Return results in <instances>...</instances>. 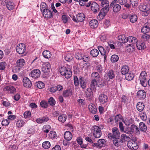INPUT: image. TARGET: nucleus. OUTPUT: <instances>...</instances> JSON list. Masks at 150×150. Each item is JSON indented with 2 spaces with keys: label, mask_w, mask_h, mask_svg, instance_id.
Masks as SVG:
<instances>
[{
  "label": "nucleus",
  "mask_w": 150,
  "mask_h": 150,
  "mask_svg": "<svg viewBox=\"0 0 150 150\" xmlns=\"http://www.w3.org/2000/svg\"><path fill=\"white\" fill-rule=\"evenodd\" d=\"M150 37V35L149 34L145 33L142 36V38L144 41H146L149 40Z\"/></svg>",
  "instance_id": "69168bd1"
},
{
  "label": "nucleus",
  "mask_w": 150,
  "mask_h": 150,
  "mask_svg": "<svg viewBox=\"0 0 150 150\" xmlns=\"http://www.w3.org/2000/svg\"><path fill=\"white\" fill-rule=\"evenodd\" d=\"M139 129L140 131L145 132L147 130V127L146 124L143 122H140L139 124Z\"/></svg>",
  "instance_id": "6ab92c4d"
},
{
  "label": "nucleus",
  "mask_w": 150,
  "mask_h": 150,
  "mask_svg": "<svg viewBox=\"0 0 150 150\" xmlns=\"http://www.w3.org/2000/svg\"><path fill=\"white\" fill-rule=\"evenodd\" d=\"M107 12H105L104 10L101 9L100 11V13L97 16L98 19H103L106 15V13Z\"/></svg>",
  "instance_id": "c756f323"
},
{
  "label": "nucleus",
  "mask_w": 150,
  "mask_h": 150,
  "mask_svg": "<svg viewBox=\"0 0 150 150\" xmlns=\"http://www.w3.org/2000/svg\"><path fill=\"white\" fill-rule=\"evenodd\" d=\"M92 78L96 79V80H98L100 78V75L97 72H94L91 74Z\"/></svg>",
  "instance_id": "49530a36"
},
{
  "label": "nucleus",
  "mask_w": 150,
  "mask_h": 150,
  "mask_svg": "<svg viewBox=\"0 0 150 150\" xmlns=\"http://www.w3.org/2000/svg\"><path fill=\"white\" fill-rule=\"evenodd\" d=\"M91 88H89L86 90L85 93L87 97H91L93 95V92Z\"/></svg>",
  "instance_id": "7c9ffc66"
},
{
  "label": "nucleus",
  "mask_w": 150,
  "mask_h": 150,
  "mask_svg": "<svg viewBox=\"0 0 150 150\" xmlns=\"http://www.w3.org/2000/svg\"><path fill=\"white\" fill-rule=\"evenodd\" d=\"M146 72L145 71H142L139 76V80L146 79Z\"/></svg>",
  "instance_id": "37998d69"
},
{
  "label": "nucleus",
  "mask_w": 150,
  "mask_h": 150,
  "mask_svg": "<svg viewBox=\"0 0 150 150\" xmlns=\"http://www.w3.org/2000/svg\"><path fill=\"white\" fill-rule=\"evenodd\" d=\"M80 84L81 87L83 89L86 88V80L84 78L81 76H80L79 78Z\"/></svg>",
  "instance_id": "f3484780"
},
{
  "label": "nucleus",
  "mask_w": 150,
  "mask_h": 150,
  "mask_svg": "<svg viewBox=\"0 0 150 150\" xmlns=\"http://www.w3.org/2000/svg\"><path fill=\"white\" fill-rule=\"evenodd\" d=\"M74 84L75 86H78L79 84V80L77 76H74Z\"/></svg>",
  "instance_id": "0e129e2a"
},
{
  "label": "nucleus",
  "mask_w": 150,
  "mask_h": 150,
  "mask_svg": "<svg viewBox=\"0 0 150 150\" xmlns=\"http://www.w3.org/2000/svg\"><path fill=\"white\" fill-rule=\"evenodd\" d=\"M136 46L137 48L139 50H143L146 47L145 43L144 42H142L139 44L137 43L136 44Z\"/></svg>",
  "instance_id": "72a5a7b5"
},
{
  "label": "nucleus",
  "mask_w": 150,
  "mask_h": 150,
  "mask_svg": "<svg viewBox=\"0 0 150 150\" xmlns=\"http://www.w3.org/2000/svg\"><path fill=\"white\" fill-rule=\"evenodd\" d=\"M108 77L109 79H114L115 76V74L114 71L112 70H110L108 71L105 74V77Z\"/></svg>",
  "instance_id": "dca6fc26"
},
{
  "label": "nucleus",
  "mask_w": 150,
  "mask_h": 150,
  "mask_svg": "<svg viewBox=\"0 0 150 150\" xmlns=\"http://www.w3.org/2000/svg\"><path fill=\"white\" fill-rule=\"evenodd\" d=\"M88 109L93 114L96 113L97 110L96 107L93 104H90L88 106Z\"/></svg>",
  "instance_id": "4be33fe9"
},
{
  "label": "nucleus",
  "mask_w": 150,
  "mask_h": 150,
  "mask_svg": "<svg viewBox=\"0 0 150 150\" xmlns=\"http://www.w3.org/2000/svg\"><path fill=\"white\" fill-rule=\"evenodd\" d=\"M25 63V60L23 59H20L16 62L17 66L19 67V68H21L23 67Z\"/></svg>",
  "instance_id": "bb28decb"
},
{
  "label": "nucleus",
  "mask_w": 150,
  "mask_h": 150,
  "mask_svg": "<svg viewBox=\"0 0 150 150\" xmlns=\"http://www.w3.org/2000/svg\"><path fill=\"white\" fill-rule=\"evenodd\" d=\"M130 129H131L132 134L135 133L136 134L139 135L140 134V132L139 127L136 125L133 124L130 127Z\"/></svg>",
  "instance_id": "9d476101"
},
{
  "label": "nucleus",
  "mask_w": 150,
  "mask_h": 150,
  "mask_svg": "<svg viewBox=\"0 0 150 150\" xmlns=\"http://www.w3.org/2000/svg\"><path fill=\"white\" fill-rule=\"evenodd\" d=\"M98 48L102 55L104 56L106 55L107 52L102 46H99L98 47Z\"/></svg>",
  "instance_id": "4c0bfd02"
},
{
  "label": "nucleus",
  "mask_w": 150,
  "mask_h": 150,
  "mask_svg": "<svg viewBox=\"0 0 150 150\" xmlns=\"http://www.w3.org/2000/svg\"><path fill=\"white\" fill-rule=\"evenodd\" d=\"M92 130L93 131V134L98 132H100V129L98 126H94L92 127Z\"/></svg>",
  "instance_id": "4d7b16f0"
},
{
  "label": "nucleus",
  "mask_w": 150,
  "mask_h": 150,
  "mask_svg": "<svg viewBox=\"0 0 150 150\" xmlns=\"http://www.w3.org/2000/svg\"><path fill=\"white\" fill-rule=\"evenodd\" d=\"M23 115L25 118L29 119L31 116V113L29 111H27L24 113Z\"/></svg>",
  "instance_id": "680f3d73"
},
{
  "label": "nucleus",
  "mask_w": 150,
  "mask_h": 150,
  "mask_svg": "<svg viewBox=\"0 0 150 150\" xmlns=\"http://www.w3.org/2000/svg\"><path fill=\"white\" fill-rule=\"evenodd\" d=\"M106 142L104 139H100L98 141V146L99 148L102 147L104 145Z\"/></svg>",
  "instance_id": "de8ad7c7"
},
{
  "label": "nucleus",
  "mask_w": 150,
  "mask_h": 150,
  "mask_svg": "<svg viewBox=\"0 0 150 150\" xmlns=\"http://www.w3.org/2000/svg\"><path fill=\"white\" fill-rule=\"evenodd\" d=\"M76 16L78 22H82L85 19V15L82 13H78L76 15Z\"/></svg>",
  "instance_id": "412c9836"
},
{
  "label": "nucleus",
  "mask_w": 150,
  "mask_h": 150,
  "mask_svg": "<svg viewBox=\"0 0 150 150\" xmlns=\"http://www.w3.org/2000/svg\"><path fill=\"white\" fill-rule=\"evenodd\" d=\"M91 10L94 13H97L100 10L99 5L96 2H93L91 5Z\"/></svg>",
  "instance_id": "9b49d317"
},
{
  "label": "nucleus",
  "mask_w": 150,
  "mask_h": 150,
  "mask_svg": "<svg viewBox=\"0 0 150 150\" xmlns=\"http://www.w3.org/2000/svg\"><path fill=\"white\" fill-rule=\"evenodd\" d=\"M127 146L130 149H131L136 150L138 148L137 143L133 140L129 141Z\"/></svg>",
  "instance_id": "1a4fd4ad"
},
{
  "label": "nucleus",
  "mask_w": 150,
  "mask_h": 150,
  "mask_svg": "<svg viewBox=\"0 0 150 150\" xmlns=\"http://www.w3.org/2000/svg\"><path fill=\"white\" fill-rule=\"evenodd\" d=\"M130 139V137L125 134H123L121 136L120 139L122 140V141H123V140L124 141H129Z\"/></svg>",
  "instance_id": "09e8293b"
},
{
  "label": "nucleus",
  "mask_w": 150,
  "mask_h": 150,
  "mask_svg": "<svg viewBox=\"0 0 150 150\" xmlns=\"http://www.w3.org/2000/svg\"><path fill=\"white\" fill-rule=\"evenodd\" d=\"M66 119V116L64 114L61 115L58 118L59 121L62 123H64Z\"/></svg>",
  "instance_id": "c03bdc74"
},
{
  "label": "nucleus",
  "mask_w": 150,
  "mask_h": 150,
  "mask_svg": "<svg viewBox=\"0 0 150 150\" xmlns=\"http://www.w3.org/2000/svg\"><path fill=\"white\" fill-rule=\"evenodd\" d=\"M97 84V81L96 79H93L91 81V88L94 91H95L96 90V86Z\"/></svg>",
  "instance_id": "cd10ccee"
},
{
  "label": "nucleus",
  "mask_w": 150,
  "mask_h": 150,
  "mask_svg": "<svg viewBox=\"0 0 150 150\" xmlns=\"http://www.w3.org/2000/svg\"><path fill=\"white\" fill-rule=\"evenodd\" d=\"M98 21L96 19L91 20L89 23V25L91 28H95L98 27Z\"/></svg>",
  "instance_id": "a211bd4d"
},
{
  "label": "nucleus",
  "mask_w": 150,
  "mask_h": 150,
  "mask_svg": "<svg viewBox=\"0 0 150 150\" xmlns=\"http://www.w3.org/2000/svg\"><path fill=\"white\" fill-rule=\"evenodd\" d=\"M119 59L118 56L115 54L112 55L111 58V61L112 62H117Z\"/></svg>",
  "instance_id": "8fccbe9b"
},
{
  "label": "nucleus",
  "mask_w": 150,
  "mask_h": 150,
  "mask_svg": "<svg viewBox=\"0 0 150 150\" xmlns=\"http://www.w3.org/2000/svg\"><path fill=\"white\" fill-rule=\"evenodd\" d=\"M25 124L24 121L21 120H18L16 123V126L18 127H23Z\"/></svg>",
  "instance_id": "864d4df0"
},
{
  "label": "nucleus",
  "mask_w": 150,
  "mask_h": 150,
  "mask_svg": "<svg viewBox=\"0 0 150 150\" xmlns=\"http://www.w3.org/2000/svg\"><path fill=\"white\" fill-rule=\"evenodd\" d=\"M98 99L100 103L104 104L107 102L108 97L106 95L101 94L100 95Z\"/></svg>",
  "instance_id": "ddd939ff"
},
{
  "label": "nucleus",
  "mask_w": 150,
  "mask_h": 150,
  "mask_svg": "<svg viewBox=\"0 0 150 150\" xmlns=\"http://www.w3.org/2000/svg\"><path fill=\"white\" fill-rule=\"evenodd\" d=\"M4 91H8L11 93H13L16 92V89L13 86H6L4 88Z\"/></svg>",
  "instance_id": "5701e85b"
},
{
  "label": "nucleus",
  "mask_w": 150,
  "mask_h": 150,
  "mask_svg": "<svg viewBox=\"0 0 150 150\" xmlns=\"http://www.w3.org/2000/svg\"><path fill=\"white\" fill-rule=\"evenodd\" d=\"M126 47L127 50L129 52H132L135 50V47L133 45L129 44Z\"/></svg>",
  "instance_id": "ea45409f"
},
{
  "label": "nucleus",
  "mask_w": 150,
  "mask_h": 150,
  "mask_svg": "<svg viewBox=\"0 0 150 150\" xmlns=\"http://www.w3.org/2000/svg\"><path fill=\"white\" fill-rule=\"evenodd\" d=\"M144 107L145 106L144 103H143L141 102H139L137 103L136 105L137 110L139 112L142 111Z\"/></svg>",
  "instance_id": "a878e982"
},
{
  "label": "nucleus",
  "mask_w": 150,
  "mask_h": 150,
  "mask_svg": "<svg viewBox=\"0 0 150 150\" xmlns=\"http://www.w3.org/2000/svg\"><path fill=\"white\" fill-rule=\"evenodd\" d=\"M42 146L45 149H48L50 147V144L49 142L46 141L43 143Z\"/></svg>",
  "instance_id": "3c124183"
},
{
  "label": "nucleus",
  "mask_w": 150,
  "mask_h": 150,
  "mask_svg": "<svg viewBox=\"0 0 150 150\" xmlns=\"http://www.w3.org/2000/svg\"><path fill=\"white\" fill-rule=\"evenodd\" d=\"M137 96L140 100L144 99L146 96V93L143 90H139L137 93Z\"/></svg>",
  "instance_id": "423d86ee"
},
{
  "label": "nucleus",
  "mask_w": 150,
  "mask_h": 150,
  "mask_svg": "<svg viewBox=\"0 0 150 150\" xmlns=\"http://www.w3.org/2000/svg\"><path fill=\"white\" fill-rule=\"evenodd\" d=\"M42 55L43 57L46 58H49L51 56V52L48 50L44 51L42 52Z\"/></svg>",
  "instance_id": "473e14b6"
},
{
  "label": "nucleus",
  "mask_w": 150,
  "mask_h": 150,
  "mask_svg": "<svg viewBox=\"0 0 150 150\" xmlns=\"http://www.w3.org/2000/svg\"><path fill=\"white\" fill-rule=\"evenodd\" d=\"M117 0H114L110 5V8H112L113 11L114 12H117L120 10L121 6L118 4Z\"/></svg>",
  "instance_id": "7ed1b4c3"
},
{
  "label": "nucleus",
  "mask_w": 150,
  "mask_h": 150,
  "mask_svg": "<svg viewBox=\"0 0 150 150\" xmlns=\"http://www.w3.org/2000/svg\"><path fill=\"white\" fill-rule=\"evenodd\" d=\"M6 65V64L4 62H0V70H4L5 69Z\"/></svg>",
  "instance_id": "774afa93"
},
{
  "label": "nucleus",
  "mask_w": 150,
  "mask_h": 150,
  "mask_svg": "<svg viewBox=\"0 0 150 150\" xmlns=\"http://www.w3.org/2000/svg\"><path fill=\"white\" fill-rule=\"evenodd\" d=\"M42 12L43 16L46 18H51L53 16L52 11L48 8Z\"/></svg>",
  "instance_id": "0eeeda50"
},
{
  "label": "nucleus",
  "mask_w": 150,
  "mask_h": 150,
  "mask_svg": "<svg viewBox=\"0 0 150 150\" xmlns=\"http://www.w3.org/2000/svg\"><path fill=\"white\" fill-rule=\"evenodd\" d=\"M127 37H126L125 35H120L118 36V38L119 40H121V42L122 43H125L126 42Z\"/></svg>",
  "instance_id": "a18cd8bd"
},
{
  "label": "nucleus",
  "mask_w": 150,
  "mask_h": 150,
  "mask_svg": "<svg viewBox=\"0 0 150 150\" xmlns=\"http://www.w3.org/2000/svg\"><path fill=\"white\" fill-rule=\"evenodd\" d=\"M100 5L103 7L102 9L104 10L105 12H108L109 8H110L109 7V3L108 1H105L101 2Z\"/></svg>",
  "instance_id": "6e6552de"
},
{
  "label": "nucleus",
  "mask_w": 150,
  "mask_h": 150,
  "mask_svg": "<svg viewBox=\"0 0 150 150\" xmlns=\"http://www.w3.org/2000/svg\"><path fill=\"white\" fill-rule=\"evenodd\" d=\"M150 31V28L147 25L144 26L141 29V31L144 33H148Z\"/></svg>",
  "instance_id": "79ce46f5"
},
{
  "label": "nucleus",
  "mask_w": 150,
  "mask_h": 150,
  "mask_svg": "<svg viewBox=\"0 0 150 150\" xmlns=\"http://www.w3.org/2000/svg\"><path fill=\"white\" fill-rule=\"evenodd\" d=\"M49 120L48 117L46 116L43 117L41 118L36 119V122L39 124H42L43 123L47 122Z\"/></svg>",
  "instance_id": "aec40b11"
},
{
  "label": "nucleus",
  "mask_w": 150,
  "mask_h": 150,
  "mask_svg": "<svg viewBox=\"0 0 150 150\" xmlns=\"http://www.w3.org/2000/svg\"><path fill=\"white\" fill-rule=\"evenodd\" d=\"M122 118V116L120 114L116 115L115 118V122H117L116 123H117V122L120 121Z\"/></svg>",
  "instance_id": "338daca9"
},
{
  "label": "nucleus",
  "mask_w": 150,
  "mask_h": 150,
  "mask_svg": "<svg viewBox=\"0 0 150 150\" xmlns=\"http://www.w3.org/2000/svg\"><path fill=\"white\" fill-rule=\"evenodd\" d=\"M73 56L71 54L68 53L64 55V59L65 60L68 62L71 61L73 59Z\"/></svg>",
  "instance_id": "c9c22d12"
},
{
  "label": "nucleus",
  "mask_w": 150,
  "mask_h": 150,
  "mask_svg": "<svg viewBox=\"0 0 150 150\" xmlns=\"http://www.w3.org/2000/svg\"><path fill=\"white\" fill-rule=\"evenodd\" d=\"M90 54L93 57H96L99 54V52L97 49H94L91 51Z\"/></svg>",
  "instance_id": "58836bf2"
},
{
  "label": "nucleus",
  "mask_w": 150,
  "mask_h": 150,
  "mask_svg": "<svg viewBox=\"0 0 150 150\" xmlns=\"http://www.w3.org/2000/svg\"><path fill=\"white\" fill-rule=\"evenodd\" d=\"M140 82L141 85L143 87H146L147 85V79H144L139 80Z\"/></svg>",
  "instance_id": "5fc2aeb1"
},
{
  "label": "nucleus",
  "mask_w": 150,
  "mask_h": 150,
  "mask_svg": "<svg viewBox=\"0 0 150 150\" xmlns=\"http://www.w3.org/2000/svg\"><path fill=\"white\" fill-rule=\"evenodd\" d=\"M72 92L70 89H68L64 90L63 91L62 93L63 96L65 97H68L72 94Z\"/></svg>",
  "instance_id": "c85d7f7f"
},
{
  "label": "nucleus",
  "mask_w": 150,
  "mask_h": 150,
  "mask_svg": "<svg viewBox=\"0 0 150 150\" xmlns=\"http://www.w3.org/2000/svg\"><path fill=\"white\" fill-rule=\"evenodd\" d=\"M6 6L7 8L9 10H12L14 7V3L11 1H6Z\"/></svg>",
  "instance_id": "2f4dec72"
},
{
  "label": "nucleus",
  "mask_w": 150,
  "mask_h": 150,
  "mask_svg": "<svg viewBox=\"0 0 150 150\" xmlns=\"http://www.w3.org/2000/svg\"><path fill=\"white\" fill-rule=\"evenodd\" d=\"M129 71V68L126 65L123 66L121 69V72L123 75L126 74Z\"/></svg>",
  "instance_id": "b1692460"
},
{
  "label": "nucleus",
  "mask_w": 150,
  "mask_h": 150,
  "mask_svg": "<svg viewBox=\"0 0 150 150\" xmlns=\"http://www.w3.org/2000/svg\"><path fill=\"white\" fill-rule=\"evenodd\" d=\"M48 103L50 105L53 106L55 105V100L53 98L51 97L49 100Z\"/></svg>",
  "instance_id": "13d9d810"
},
{
  "label": "nucleus",
  "mask_w": 150,
  "mask_h": 150,
  "mask_svg": "<svg viewBox=\"0 0 150 150\" xmlns=\"http://www.w3.org/2000/svg\"><path fill=\"white\" fill-rule=\"evenodd\" d=\"M50 65L48 62L45 63L42 66V71L44 73H47L50 71Z\"/></svg>",
  "instance_id": "4468645a"
},
{
  "label": "nucleus",
  "mask_w": 150,
  "mask_h": 150,
  "mask_svg": "<svg viewBox=\"0 0 150 150\" xmlns=\"http://www.w3.org/2000/svg\"><path fill=\"white\" fill-rule=\"evenodd\" d=\"M23 83L24 86L26 88H30L32 85L31 81L27 77H25L23 78Z\"/></svg>",
  "instance_id": "f8f14e48"
},
{
  "label": "nucleus",
  "mask_w": 150,
  "mask_h": 150,
  "mask_svg": "<svg viewBox=\"0 0 150 150\" xmlns=\"http://www.w3.org/2000/svg\"><path fill=\"white\" fill-rule=\"evenodd\" d=\"M48 103H47V102L45 100H42L40 103V105L41 106L44 108H46L48 106Z\"/></svg>",
  "instance_id": "bf43d9fd"
},
{
  "label": "nucleus",
  "mask_w": 150,
  "mask_h": 150,
  "mask_svg": "<svg viewBox=\"0 0 150 150\" xmlns=\"http://www.w3.org/2000/svg\"><path fill=\"white\" fill-rule=\"evenodd\" d=\"M122 132H125L128 134H132L131 129H130V127H127L124 128V131Z\"/></svg>",
  "instance_id": "052dcab7"
},
{
  "label": "nucleus",
  "mask_w": 150,
  "mask_h": 150,
  "mask_svg": "<svg viewBox=\"0 0 150 150\" xmlns=\"http://www.w3.org/2000/svg\"><path fill=\"white\" fill-rule=\"evenodd\" d=\"M129 18L130 22L133 23H135L137 19V16L135 14H133L130 16V15Z\"/></svg>",
  "instance_id": "f704fd0d"
},
{
  "label": "nucleus",
  "mask_w": 150,
  "mask_h": 150,
  "mask_svg": "<svg viewBox=\"0 0 150 150\" xmlns=\"http://www.w3.org/2000/svg\"><path fill=\"white\" fill-rule=\"evenodd\" d=\"M59 70L61 74L64 76L67 79H69L71 76L72 73L69 69L63 67L60 68Z\"/></svg>",
  "instance_id": "f257e3e1"
},
{
  "label": "nucleus",
  "mask_w": 150,
  "mask_h": 150,
  "mask_svg": "<svg viewBox=\"0 0 150 150\" xmlns=\"http://www.w3.org/2000/svg\"><path fill=\"white\" fill-rule=\"evenodd\" d=\"M49 136L51 138H55L57 137L56 133L54 131H51L49 134Z\"/></svg>",
  "instance_id": "e2e57ef3"
},
{
  "label": "nucleus",
  "mask_w": 150,
  "mask_h": 150,
  "mask_svg": "<svg viewBox=\"0 0 150 150\" xmlns=\"http://www.w3.org/2000/svg\"><path fill=\"white\" fill-rule=\"evenodd\" d=\"M139 9L141 11L145 12L146 11H148V8L146 5L142 4L140 5L139 6Z\"/></svg>",
  "instance_id": "603ef678"
},
{
  "label": "nucleus",
  "mask_w": 150,
  "mask_h": 150,
  "mask_svg": "<svg viewBox=\"0 0 150 150\" xmlns=\"http://www.w3.org/2000/svg\"><path fill=\"white\" fill-rule=\"evenodd\" d=\"M40 71L39 69H34L31 71L30 76L33 78H37L40 76Z\"/></svg>",
  "instance_id": "39448f33"
},
{
  "label": "nucleus",
  "mask_w": 150,
  "mask_h": 150,
  "mask_svg": "<svg viewBox=\"0 0 150 150\" xmlns=\"http://www.w3.org/2000/svg\"><path fill=\"white\" fill-rule=\"evenodd\" d=\"M48 8V6L45 3L42 2L41 3L40 5V9L41 12L44 11Z\"/></svg>",
  "instance_id": "a19ab883"
},
{
  "label": "nucleus",
  "mask_w": 150,
  "mask_h": 150,
  "mask_svg": "<svg viewBox=\"0 0 150 150\" xmlns=\"http://www.w3.org/2000/svg\"><path fill=\"white\" fill-rule=\"evenodd\" d=\"M16 50L17 52L19 54H23L26 51L25 45L23 43H20L16 47Z\"/></svg>",
  "instance_id": "20e7f679"
},
{
  "label": "nucleus",
  "mask_w": 150,
  "mask_h": 150,
  "mask_svg": "<svg viewBox=\"0 0 150 150\" xmlns=\"http://www.w3.org/2000/svg\"><path fill=\"white\" fill-rule=\"evenodd\" d=\"M36 83L37 87L40 89L44 87V83L42 81H38Z\"/></svg>",
  "instance_id": "6e6d98bb"
},
{
  "label": "nucleus",
  "mask_w": 150,
  "mask_h": 150,
  "mask_svg": "<svg viewBox=\"0 0 150 150\" xmlns=\"http://www.w3.org/2000/svg\"><path fill=\"white\" fill-rule=\"evenodd\" d=\"M64 137L66 140L69 141L71 139L72 137V135L70 132L66 131L64 134Z\"/></svg>",
  "instance_id": "393cba45"
},
{
  "label": "nucleus",
  "mask_w": 150,
  "mask_h": 150,
  "mask_svg": "<svg viewBox=\"0 0 150 150\" xmlns=\"http://www.w3.org/2000/svg\"><path fill=\"white\" fill-rule=\"evenodd\" d=\"M112 133H109L108 134V137L109 139L112 140L113 138H119L120 132L117 128L114 127L112 129Z\"/></svg>",
  "instance_id": "f03ea898"
},
{
  "label": "nucleus",
  "mask_w": 150,
  "mask_h": 150,
  "mask_svg": "<svg viewBox=\"0 0 150 150\" xmlns=\"http://www.w3.org/2000/svg\"><path fill=\"white\" fill-rule=\"evenodd\" d=\"M112 140L114 145L118 147L120 146L123 143V141L119 138H113Z\"/></svg>",
  "instance_id": "2eb2a0df"
},
{
  "label": "nucleus",
  "mask_w": 150,
  "mask_h": 150,
  "mask_svg": "<svg viewBox=\"0 0 150 150\" xmlns=\"http://www.w3.org/2000/svg\"><path fill=\"white\" fill-rule=\"evenodd\" d=\"M125 79L128 81H131L132 80L134 77V75L133 73H128L126 74Z\"/></svg>",
  "instance_id": "e433bc0d"
}]
</instances>
